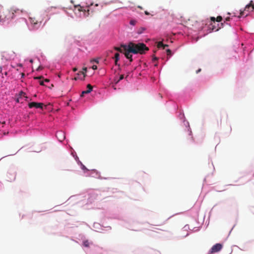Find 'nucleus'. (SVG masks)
<instances>
[{
    "instance_id": "1",
    "label": "nucleus",
    "mask_w": 254,
    "mask_h": 254,
    "mask_svg": "<svg viewBox=\"0 0 254 254\" xmlns=\"http://www.w3.org/2000/svg\"><path fill=\"white\" fill-rule=\"evenodd\" d=\"M122 47L124 48L125 57L128 59L130 62L133 60L131 54H144L146 51L149 50V48L143 43L135 44L130 42L127 45H122Z\"/></svg>"
},
{
    "instance_id": "2",
    "label": "nucleus",
    "mask_w": 254,
    "mask_h": 254,
    "mask_svg": "<svg viewBox=\"0 0 254 254\" xmlns=\"http://www.w3.org/2000/svg\"><path fill=\"white\" fill-rule=\"evenodd\" d=\"M14 15V13L8 10L3 11L0 13V20L2 21L9 20L12 19Z\"/></svg>"
},
{
    "instance_id": "3",
    "label": "nucleus",
    "mask_w": 254,
    "mask_h": 254,
    "mask_svg": "<svg viewBox=\"0 0 254 254\" xmlns=\"http://www.w3.org/2000/svg\"><path fill=\"white\" fill-rule=\"evenodd\" d=\"M254 9V4L253 3V0H251L250 1V2L249 3V4H247L245 8V9L243 11L241 10L240 11V15L239 16V17H240L241 16H242L243 15H244L245 14V11H248V12H250V11H253Z\"/></svg>"
},
{
    "instance_id": "4",
    "label": "nucleus",
    "mask_w": 254,
    "mask_h": 254,
    "mask_svg": "<svg viewBox=\"0 0 254 254\" xmlns=\"http://www.w3.org/2000/svg\"><path fill=\"white\" fill-rule=\"evenodd\" d=\"M30 23L35 28H38L41 25V22H39L35 17H29Z\"/></svg>"
},
{
    "instance_id": "5",
    "label": "nucleus",
    "mask_w": 254,
    "mask_h": 254,
    "mask_svg": "<svg viewBox=\"0 0 254 254\" xmlns=\"http://www.w3.org/2000/svg\"><path fill=\"white\" fill-rule=\"evenodd\" d=\"M28 106L30 108H32L35 107L36 108H40L43 109V104L41 103H37V102H31L28 104Z\"/></svg>"
},
{
    "instance_id": "6",
    "label": "nucleus",
    "mask_w": 254,
    "mask_h": 254,
    "mask_svg": "<svg viewBox=\"0 0 254 254\" xmlns=\"http://www.w3.org/2000/svg\"><path fill=\"white\" fill-rule=\"evenodd\" d=\"M222 248V245L220 244H216L214 245L211 249V253H214L220 251Z\"/></svg>"
},
{
    "instance_id": "7",
    "label": "nucleus",
    "mask_w": 254,
    "mask_h": 254,
    "mask_svg": "<svg viewBox=\"0 0 254 254\" xmlns=\"http://www.w3.org/2000/svg\"><path fill=\"white\" fill-rule=\"evenodd\" d=\"M76 7L78 8V10L79 11H83L84 12V15L85 17H87L90 15V9L88 8L86 10V9H84L82 7H81L80 5H77L75 6Z\"/></svg>"
},
{
    "instance_id": "8",
    "label": "nucleus",
    "mask_w": 254,
    "mask_h": 254,
    "mask_svg": "<svg viewBox=\"0 0 254 254\" xmlns=\"http://www.w3.org/2000/svg\"><path fill=\"white\" fill-rule=\"evenodd\" d=\"M56 136L60 141H63L65 138L64 132L61 131L57 132Z\"/></svg>"
},
{
    "instance_id": "9",
    "label": "nucleus",
    "mask_w": 254,
    "mask_h": 254,
    "mask_svg": "<svg viewBox=\"0 0 254 254\" xmlns=\"http://www.w3.org/2000/svg\"><path fill=\"white\" fill-rule=\"evenodd\" d=\"M114 59H115V64L116 65H120L118 64V62L120 60V54L118 53H117L115 54V56L114 57Z\"/></svg>"
},
{
    "instance_id": "10",
    "label": "nucleus",
    "mask_w": 254,
    "mask_h": 254,
    "mask_svg": "<svg viewBox=\"0 0 254 254\" xmlns=\"http://www.w3.org/2000/svg\"><path fill=\"white\" fill-rule=\"evenodd\" d=\"M146 28L144 27H140L137 29L136 33L138 34H141L143 33L146 30Z\"/></svg>"
},
{
    "instance_id": "11",
    "label": "nucleus",
    "mask_w": 254,
    "mask_h": 254,
    "mask_svg": "<svg viewBox=\"0 0 254 254\" xmlns=\"http://www.w3.org/2000/svg\"><path fill=\"white\" fill-rule=\"evenodd\" d=\"M86 71H87V68L84 67L83 68V71H79L78 73H77V75L82 74L83 75V78H84L85 76L86 75Z\"/></svg>"
},
{
    "instance_id": "12",
    "label": "nucleus",
    "mask_w": 254,
    "mask_h": 254,
    "mask_svg": "<svg viewBox=\"0 0 254 254\" xmlns=\"http://www.w3.org/2000/svg\"><path fill=\"white\" fill-rule=\"evenodd\" d=\"M19 97L17 99V102H20V98H22V97L27 98L26 96H25V93L22 91H21L19 94Z\"/></svg>"
},
{
    "instance_id": "13",
    "label": "nucleus",
    "mask_w": 254,
    "mask_h": 254,
    "mask_svg": "<svg viewBox=\"0 0 254 254\" xmlns=\"http://www.w3.org/2000/svg\"><path fill=\"white\" fill-rule=\"evenodd\" d=\"M168 46V45L166 44H163V43L162 42H159L157 44L158 48H160L162 47L164 49Z\"/></svg>"
},
{
    "instance_id": "14",
    "label": "nucleus",
    "mask_w": 254,
    "mask_h": 254,
    "mask_svg": "<svg viewBox=\"0 0 254 254\" xmlns=\"http://www.w3.org/2000/svg\"><path fill=\"white\" fill-rule=\"evenodd\" d=\"M114 49L116 50V51H117L120 53H123L124 54V52H125V51L124 50V48H123L122 46L121 47H114Z\"/></svg>"
},
{
    "instance_id": "15",
    "label": "nucleus",
    "mask_w": 254,
    "mask_h": 254,
    "mask_svg": "<svg viewBox=\"0 0 254 254\" xmlns=\"http://www.w3.org/2000/svg\"><path fill=\"white\" fill-rule=\"evenodd\" d=\"M87 92H89V93L91 92L93 89V87L90 84H89L87 85Z\"/></svg>"
},
{
    "instance_id": "16",
    "label": "nucleus",
    "mask_w": 254,
    "mask_h": 254,
    "mask_svg": "<svg viewBox=\"0 0 254 254\" xmlns=\"http://www.w3.org/2000/svg\"><path fill=\"white\" fill-rule=\"evenodd\" d=\"M137 23V21L135 19H131L130 20L129 23L130 25L134 26Z\"/></svg>"
},
{
    "instance_id": "17",
    "label": "nucleus",
    "mask_w": 254,
    "mask_h": 254,
    "mask_svg": "<svg viewBox=\"0 0 254 254\" xmlns=\"http://www.w3.org/2000/svg\"><path fill=\"white\" fill-rule=\"evenodd\" d=\"M83 245L86 247H89V243L88 241H85L83 242Z\"/></svg>"
},
{
    "instance_id": "18",
    "label": "nucleus",
    "mask_w": 254,
    "mask_h": 254,
    "mask_svg": "<svg viewBox=\"0 0 254 254\" xmlns=\"http://www.w3.org/2000/svg\"><path fill=\"white\" fill-rule=\"evenodd\" d=\"M79 75H77V76L75 77L74 78V80H77L79 79H81V80H84V78H83H83H80V77H79Z\"/></svg>"
},
{
    "instance_id": "19",
    "label": "nucleus",
    "mask_w": 254,
    "mask_h": 254,
    "mask_svg": "<svg viewBox=\"0 0 254 254\" xmlns=\"http://www.w3.org/2000/svg\"><path fill=\"white\" fill-rule=\"evenodd\" d=\"M216 20L217 22H220L222 20V17L221 16H218L217 17Z\"/></svg>"
},
{
    "instance_id": "20",
    "label": "nucleus",
    "mask_w": 254,
    "mask_h": 254,
    "mask_svg": "<svg viewBox=\"0 0 254 254\" xmlns=\"http://www.w3.org/2000/svg\"><path fill=\"white\" fill-rule=\"evenodd\" d=\"M166 52L168 56H171L172 55V52L170 49H167Z\"/></svg>"
},
{
    "instance_id": "21",
    "label": "nucleus",
    "mask_w": 254,
    "mask_h": 254,
    "mask_svg": "<svg viewBox=\"0 0 254 254\" xmlns=\"http://www.w3.org/2000/svg\"><path fill=\"white\" fill-rule=\"evenodd\" d=\"M89 92H87V90L85 91H83L82 92L81 94L80 95L81 97H83L85 94H88Z\"/></svg>"
},
{
    "instance_id": "22",
    "label": "nucleus",
    "mask_w": 254,
    "mask_h": 254,
    "mask_svg": "<svg viewBox=\"0 0 254 254\" xmlns=\"http://www.w3.org/2000/svg\"><path fill=\"white\" fill-rule=\"evenodd\" d=\"M124 78V75L123 74L121 75L120 76V78L118 80V81H117V82H118L119 81L123 79Z\"/></svg>"
},
{
    "instance_id": "23",
    "label": "nucleus",
    "mask_w": 254,
    "mask_h": 254,
    "mask_svg": "<svg viewBox=\"0 0 254 254\" xmlns=\"http://www.w3.org/2000/svg\"><path fill=\"white\" fill-rule=\"evenodd\" d=\"M81 168L82 170H87V169L85 167V166L83 165H82V166H81Z\"/></svg>"
},
{
    "instance_id": "24",
    "label": "nucleus",
    "mask_w": 254,
    "mask_h": 254,
    "mask_svg": "<svg viewBox=\"0 0 254 254\" xmlns=\"http://www.w3.org/2000/svg\"><path fill=\"white\" fill-rule=\"evenodd\" d=\"M92 69H94V70H95V69H97V65H93L92 66Z\"/></svg>"
},
{
    "instance_id": "25",
    "label": "nucleus",
    "mask_w": 254,
    "mask_h": 254,
    "mask_svg": "<svg viewBox=\"0 0 254 254\" xmlns=\"http://www.w3.org/2000/svg\"><path fill=\"white\" fill-rule=\"evenodd\" d=\"M157 60V58L156 57H155L154 56H153V59H152L153 61L155 62Z\"/></svg>"
},
{
    "instance_id": "26",
    "label": "nucleus",
    "mask_w": 254,
    "mask_h": 254,
    "mask_svg": "<svg viewBox=\"0 0 254 254\" xmlns=\"http://www.w3.org/2000/svg\"><path fill=\"white\" fill-rule=\"evenodd\" d=\"M42 77H43L42 76H37V77H34V79H41Z\"/></svg>"
},
{
    "instance_id": "27",
    "label": "nucleus",
    "mask_w": 254,
    "mask_h": 254,
    "mask_svg": "<svg viewBox=\"0 0 254 254\" xmlns=\"http://www.w3.org/2000/svg\"><path fill=\"white\" fill-rule=\"evenodd\" d=\"M44 81L43 80L40 81V84L41 85H44Z\"/></svg>"
},
{
    "instance_id": "28",
    "label": "nucleus",
    "mask_w": 254,
    "mask_h": 254,
    "mask_svg": "<svg viewBox=\"0 0 254 254\" xmlns=\"http://www.w3.org/2000/svg\"><path fill=\"white\" fill-rule=\"evenodd\" d=\"M144 13H145V14H146L147 15H148L150 14V13L147 11H145Z\"/></svg>"
},
{
    "instance_id": "29",
    "label": "nucleus",
    "mask_w": 254,
    "mask_h": 254,
    "mask_svg": "<svg viewBox=\"0 0 254 254\" xmlns=\"http://www.w3.org/2000/svg\"><path fill=\"white\" fill-rule=\"evenodd\" d=\"M230 19V18L229 17H227L225 18L226 21H229Z\"/></svg>"
},
{
    "instance_id": "30",
    "label": "nucleus",
    "mask_w": 254,
    "mask_h": 254,
    "mask_svg": "<svg viewBox=\"0 0 254 254\" xmlns=\"http://www.w3.org/2000/svg\"><path fill=\"white\" fill-rule=\"evenodd\" d=\"M77 70V68L76 67H74V68H73V71H74V72H75V71H76Z\"/></svg>"
},
{
    "instance_id": "31",
    "label": "nucleus",
    "mask_w": 254,
    "mask_h": 254,
    "mask_svg": "<svg viewBox=\"0 0 254 254\" xmlns=\"http://www.w3.org/2000/svg\"><path fill=\"white\" fill-rule=\"evenodd\" d=\"M44 81L46 82H49L50 81V80L48 79H45Z\"/></svg>"
},
{
    "instance_id": "32",
    "label": "nucleus",
    "mask_w": 254,
    "mask_h": 254,
    "mask_svg": "<svg viewBox=\"0 0 254 254\" xmlns=\"http://www.w3.org/2000/svg\"><path fill=\"white\" fill-rule=\"evenodd\" d=\"M211 20L212 21H215V17H212L211 18Z\"/></svg>"
},
{
    "instance_id": "33",
    "label": "nucleus",
    "mask_w": 254,
    "mask_h": 254,
    "mask_svg": "<svg viewBox=\"0 0 254 254\" xmlns=\"http://www.w3.org/2000/svg\"><path fill=\"white\" fill-rule=\"evenodd\" d=\"M200 71H201V69H200V68H199V69H198L197 70H196V73H198V72H199Z\"/></svg>"
},
{
    "instance_id": "34",
    "label": "nucleus",
    "mask_w": 254,
    "mask_h": 254,
    "mask_svg": "<svg viewBox=\"0 0 254 254\" xmlns=\"http://www.w3.org/2000/svg\"><path fill=\"white\" fill-rule=\"evenodd\" d=\"M93 61L96 62V63H98V62H99L98 60H96V59L93 60Z\"/></svg>"
},
{
    "instance_id": "35",
    "label": "nucleus",
    "mask_w": 254,
    "mask_h": 254,
    "mask_svg": "<svg viewBox=\"0 0 254 254\" xmlns=\"http://www.w3.org/2000/svg\"><path fill=\"white\" fill-rule=\"evenodd\" d=\"M138 7L140 9H142V7L140 6H138Z\"/></svg>"
},
{
    "instance_id": "36",
    "label": "nucleus",
    "mask_w": 254,
    "mask_h": 254,
    "mask_svg": "<svg viewBox=\"0 0 254 254\" xmlns=\"http://www.w3.org/2000/svg\"><path fill=\"white\" fill-rule=\"evenodd\" d=\"M30 63H33V60H30Z\"/></svg>"
},
{
    "instance_id": "37",
    "label": "nucleus",
    "mask_w": 254,
    "mask_h": 254,
    "mask_svg": "<svg viewBox=\"0 0 254 254\" xmlns=\"http://www.w3.org/2000/svg\"><path fill=\"white\" fill-rule=\"evenodd\" d=\"M24 76V74L23 73H22V76Z\"/></svg>"
},
{
    "instance_id": "38",
    "label": "nucleus",
    "mask_w": 254,
    "mask_h": 254,
    "mask_svg": "<svg viewBox=\"0 0 254 254\" xmlns=\"http://www.w3.org/2000/svg\"><path fill=\"white\" fill-rule=\"evenodd\" d=\"M98 5V4H95V6H97Z\"/></svg>"
},
{
    "instance_id": "39",
    "label": "nucleus",
    "mask_w": 254,
    "mask_h": 254,
    "mask_svg": "<svg viewBox=\"0 0 254 254\" xmlns=\"http://www.w3.org/2000/svg\"><path fill=\"white\" fill-rule=\"evenodd\" d=\"M92 5H93V4H91V5H90V7H91V6H92Z\"/></svg>"
}]
</instances>
